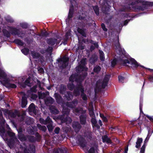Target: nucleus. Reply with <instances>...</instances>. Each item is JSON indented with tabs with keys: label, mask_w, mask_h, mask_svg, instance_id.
Listing matches in <instances>:
<instances>
[{
	"label": "nucleus",
	"mask_w": 153,
	"mask_h": 153,
	"mask_svg": "<svg viewBox=\"0 0 153 153\" xmlns=\"http://www.w3.org/2000/svg\"><path fill=\"white\" fill-rule=\"evenodd\" d=\"M127 4L119 10L122 14V17L128 18L130 16L125 13L126 11L131 10H143L147 9L149 6L153 5V2H149L143 0H126Z\"/></svg>",
	"instance_id": "nucleus-1"
},
{
	"label": "nucleus",
	"mask_w": 153,
	"mask_h": 153,
	"mask_svg": "<svg viewBox=\"0 0 153 153\" xmlns=\"http://www.w3.org/2000/svg\"><path fill=\"white\" fill-rule=\"evenodd\" d=\"M6 128L8 129L7 132L8 134L11 138V140L13 145H15L17 147H20V150H23V152H21L20 150L16 153H35V147L33 145H30L29 149H27V146L25 144L23 143L22 145H19V142L16 137L15 133H13L9 127V126L6 124Z\"/></svg>",
	"instance_id": "nucleus-2"
},
{
	"label": "nucleus",
	"mask_w": 153,
	"mask_h": 153,
	"mask_svg": "<svg viewBox=\"0 0 153 153\" xmlns=\"http://www.w3.org/2000/svg\"><path fill=\"white\" fill-rule=\"evenodd\" d=\"M78 102L77 100H74L72 102H67L65 104H63V115L59 117L62 123H66V124H67L71 122V119L68 116L70 112V109L68 108H73L77 105Z\"/></svg>",
	"instance_id": "nucleus-3"
},
{
	"label": "nucleus",
	"mask_w": 153,
	"mask_h": 153,
	"mask_svg": "<svg viewBox=\"0 0 153 153\" xmlns=\"http://www.w3.org/2000/svg\"><path fill=\"white\" fill-rule=\"evenodd\" d=\"M92 132L89 131H86L84 133V138L80 135H78L76 138V142L79 144L83 149L86 148L85 144V139L87 140H90L92 137Z\"/></svg>",
	"instance_id": "nucleus-4"
},
{
	"label": "nucleus",
	"mask_w": 153,
	"mask_h": 153,
	"mask_svg": "<svg viewBox=\"0 0 153 153\" xmlns=\"http://www.w3.org/2000/svg\"><path fill=\"white\" fill-rule=\"evenodd\" d=\"M109 75H106L103 80H99L96 83L95 92L96 94L100 91L102 88H104L107 85L108 81L110 78Z\"/></svg>",
	"instance_id": "nucleus-5"
},
{
	"label": "nucleus",
	"mask_w": 153,
	"mask_h": 153,
	"mask_svg": "<svg viewBox=\"0 0 153 153\" xmlns=\"http://www.w3.org/2000/svg\"><path fill=\"white\" fill-rule=\"evenodd\" d=\"M84 78L83 76H76L75 74H72L69 79V81L71 82L68 85V88L70 90H72L73 89L74 86V85L73 84V82L74 81L79 83V85H78L75 88L78 87L80 84L81 85V82L83 80Z\"/></svg>",
	"instance_id": "nucleus-6"
},
{
	"label": "nucleus",
	"mask_w": 153,
	"mask_h": 153,
	"mask_svg": "<svg viewBox=\"0 0 153 153\" xmlns=\"http://www.w3.org/2000/svg\"><path fill=\"white\" fill-rule=\"evenodd\" d=\"M84 88L82 85H79L78 87L75 88L74 91V96L76 97L80 95V93L81 94V96L82 100L84 101V103L82 105L86 107L85 105H84V103L87 104V97L86 95L84 93Z\"/></svg>",
	"instance_id": "nucleus-7"
},
{
	"label": "nucleus",
	"mask_w": 153,
	"mask_h": 153,
	"mask_svg": "<svg viewBox=\"0 0 153 153\" xmlns=\"http://www.w3.org/2000/svg\"><path fill=\"white\" fill-rule=\"evenodd\" d=\"M73 111L76 115H79L80 114H82L79 117L80 123L82 124H85L86 123L87 116L85 114V110H83L82 108L79 107L73 109Z\"/></svg>",
	"instance_id": "nucleus-8"
},
{
	"label": "nucleus",
	"mask_w": 153,
	"mask_h": 153,
	"mask_svg": "<svg viewBox=\"0 0 153 153\" xmlns=\"http://www.w3.org/2000/svg\"><path fill=\"white\" fill-rule=\"evenodd\" d=\"M4 113H7L8 115L12 118H15L16 117H18V120L20 121H22L24 120L25 114L24 113L22 115H19V112L17 110L14 111H9L6 110L4 111Z\"/></svg>",
	"instance_id": "nucleus-9"
},
{
	"label": "nucleus",
	"mask_w": 153,
	"mask_h": 153,
	"mask_svg": "<svg viewBox=\"0 0 153 153\" xmlns=\"http://www.w3.org/2000/svg\"><path fill=\"white\" fill-rule=\"evenodd\" d=\"M7 29L13 35H17L19 37L23 38L26 34V32L23 30H20L16 27L8 26Z\"/></svg>",
	"instance_id": "nucleus-10"
},
{
	"label": "nucleus",
	"mask_w": 153,
	"mask_h": 153,
	"mask_svg": "<svg viewBox=\"0 0 153 153\" xmlns=\"http://www.w3.org/2000/svg\"><path fill=\"white\" fill-rule=\"evenodd\" d=\"M86 64V59L83 58L80 61V64L76 68V70L79 71H85L84 73L83 76L84 78L86 76L87 73L86 72L87 71L88 68H86L85 66Z\"/></svg>",
	"instance_id": "nucleus-11"
},
{
	"label": "nucleus",
	"mask_w": 153,
	"mask_h": 153,
	"mask_svg": "<svg viewBox=\"0 0 153 153\" xmlns=\"http://www.w3.org/2000/svg\"><path fill=\"white\" fill-rule=\"evenodd\" d=\"M124 63L125 64H129L130 65L129 67L133 69H136L139 66L143 68H145L143 66L139 65L137 61L133 58L131 59L129 61L127 59H124Z\"/></svg>",
	"instance_id": "nucleus-12"
},
{
	"label": "nucleus",
	"mask_w": 153,
	"mask_h": 153,
	"mask_svg": "<svg viewBox=\"0 0 153 153\" xmlns=\"http://www.w3.org/2000/svg\"><path fill=\"white\" fill-rule=\"evenodd\" d=\"M71 4V5L69 10L68 15V19L66 20V22L67 24L69 23V22L71 20L72 18L73 12V6H74L76 3V0H69Z\"/></svg>",
	"instance_id": "nucleus-13"
},
{
	"label": "nucleus",
	"mask_w": 153,
	"mask_h": 153,
	"mask_svg": "<svg viewBox=\"0 0 153 153\" xmlns=\"http://www.w3.org/2000/svg\"><path fill=\"white\" fill-rule=\"evenodd\" d=\"M68 58L65 56H64L62 58L57 60L59 63V67L62 68H65L68 66Z\"/></svg>",
	"instance_id": "nucleus-14"
},
{
	"label": "nucleus",
	"mask_w": 153,
	"mask_h": 153,
	"mask_svg": "<svg viewBox=\"0 0 153 153\" xmlns=\"http://www.w3.org/2000/svg\"><path fill=\"white\" fill-rule=\"evenodd\" d=\"M115 49L117 53L121 56L123 55L125 56V51L123 49H122L119 44L118 40L117 41L115 44Z\"/></svg>",
	"instance_id": "nucleus-15"
},
{
	"label": "nucleus",
	"mask_w": 153,
	"mask_h": 153,
	"mask_svg": "<svg viewBox=\"0 0 153 153\" xmlns=\"http://www.w3.org/2000/svg\"><path fill=\"white\" fill-rule=\"evenodd\" d=\"M61 39L60 38L58 37L57 38H50L48 39L47 43L51 45H53L55 44L57 45L61 41Z\"/></svg>",
	"instance_id": "nucleus-16"
},
{
	"label": "nucleus",
	"mask_w": 153,
	"mask_h": 153,
	"mask_svg": "<svg viewBox=\"0 0 153 153\" xmlns=\"http://www.w3.org/2000/svg\"><path fill=\"white\" fill-rule=\"evenodd\" d=\"M32 80L31 79V78L29 77L25 81L24 83H22L20 81H19V83L20 85V87L21 88H25V87L26 85L30 87L32 86Z\"/></svg>",
	"instance_id": "nucleus-17"
},
{
	"label": "nucleus",
	"mask_w": 153,
	"mask_h": 153,
	"mask_svg": "<svg viewBox=\"0 0 153 153\" xmlns=\"http://www.w3.org/2000/svg\"><path fill=\"white\" fill-rule=\"evenodd\" d=\"M37 107H36L34 104L32 103L29 106V111L30 112H33L36 114L37 112Z\"/></svg>",
	"instance_id": "nucleus-18"
},
{
	"label": "nucleus",
	"mask_w": 153,
	"mask_h": 153,
	"mask_svg": "<svg viewBox=\"0 0 153 153\" xmlns=\"http://www.w3.org/2000/svg\"><path fill=\"white\" fill-rule=\"evenodd\" d=\"M72 126L76 132H77L80 130L81 126L78 122H74L73 123Z\"/></svg>",
	"instance_id": "nucleus-19"
},
{
	"label": "nucleus",
	"mask_w": 153,
	"mask_h": 153,
	"mask_svg": "<svg viewBox=\"0 0 153 153\" xmlns=\"http://www.w3.org/2000/svg\"><path fill=\"white\" fill-rule=\"evenodd\" d=\"M58 89L59 90L60 93L62 94H65L66 93V87L65 86L61 85L58 88Z\"/></svg>",
	"instance_id": "nucleus-20"
},
{
	"label": "nucleus",
	"mask_w": 153,
	"mask_h": 153,
	"mask_svg": "<svg viewBox=\"0 0 153 153\" xmlns=\"http://www.w3.org/2000/svg\"><path fill=\"white\" fill-rule=\"evenodd\" d=\"M5 121L4 119L1 120L0 124V133H3L4 132V126Z\"/></svg>",
	"instance_id": "nucleus-21"
},
{
	"label": "nucleus",
	"mask_w": 153,
	"mask_h": 153,
	"mask_svg": "<svg viewBox=\"0 0 153 153\" xmlns=\"http://www.w3.org/2000/svg\"><path fill=\"white\" fill-rule=\"evenodd\" d=\"M40 123L42 124L46 125L48 123L51 122V119L49 117H48L46 120H45L44 119L40 118L39 120Z\"/></svg>",
	"instance_id": "nucleus-22"
},
{
	"label": "nucleus",
	"mask_w": 153,
	"mask_h": 153,
	"mask_svg": "<svg viewBox=\"0 0 153 153\" xmlns=\"http://www.w3.org/2000/svg\"><path fill=\"white\" fill-rule=\"evenodd\" d=\"M66 32L65 35V41H66L69 37L71 36V34L70 32L71 31V29L68 27H67L66 28Z\"/></svg>",
	"instance_id": "nucleus-23"
},
{
	"label": "nucleus",
	"mask_w": 153,
	"mask_h": 153,
	"mask_svg": "<svg viewBox=\"0 0 153 153\" xmlns=\"http://www.w3.org/2000/svg\"><path fill=\"white\" fill-rule=\"evenodd\" d=\"M53 99L50 97H48L45 99V102L47 105L52 104L53 102Z\"/></svg>",
	"instance_id": "nucleus-24"
},
{
	"label": "nucleus",
	"mask_w": 153,
	"mask_h": 153,
	"mask_svg": "<svg viewBox=\"0 0 153 153\" xmlns=\"http://www.w3.org/2000/svg\"><path fill=\"white\" fill-rule=\"evenodd\" d=\"M54 96L57 102L59 104L62 103V99L60 95L57 93H55Z\"/></svg>",
	"instance_id": "nucleus-25"
},
{
	"label": "nucleus",
	"mask_w": 153,
	"mask_h": 153,
	"mask_svg": "<svg viewBox=\"0 0 153 153\" xmlns=\"http://www.w3.org/2000/svg\"><path fill=\"white\" fill-rule=\"evenodd\" d=\"M49 94V92H47L45 93H39V98L40 99H44V101H45V99H46V96L47 95H48Z\"/></svg>",
	"instance_id": "nucleus-26"
},
{
	"label": "nucleus",
	"mask_w": 153,
	"mask_h": 153,
	"mask_svg": "<svg viewBox=\"0 0 153 153\" xmlns=\"http://www.w3.org/2000/svg\"><path fill=\"white\" fill-rule=\"evenodd\" d=\"M67 149L65 148H59L54 152V153H66Z\"/></svg>",
	"instance_id": "nucleus-27"
},
{
	"label": "nucleus",
	"mask_w": 153,
	"mask_h": 153,
	"mask_svg": "<svg viewBox=\"0 0 153 153\" xmlns=\"http://www.w3.org/2000/svg\"><path fill=\"white\" fill-rule=\"evenodd\" d=\"M51 112L53 114H57L59 113V111L53 106H51L50 108Z\"/></svg>",
	"instance_id": "nucleus-28"
},
{
	"label": "nucleus",
	"mask_w": 153,
	"mask_h": 153,
	"mask_svg": "<svg viewBox=\"0 0 153 153\" xmlns=\"http://www.w3.org/2000/svg\"><path fill=\"white\" fill-rule=\"evenodd\" d=\"M27 104V101L26 97L25 96L22 97V107L25 108Z\"/></svg>",
	"instance_id": "nucleus-29"
},
{
	"label": "nucleus",
	"mask_w": 153,
	"mask_h": 153,
	"mask_svg": "<svg viewBox=\"0 0 153 153\" xmlns=\"http://www.w3.org/2000/svg\"><path fill=\"white\" fill-rule=\"evenodd\" d=\"M65 96L68 100H70L72 99L73 95L71 92L68 91L67 92L66 94L65 95Z\"/></svg>",
	"instance_id": "nucleus-30"
},
{
	"label": "nucleus",
	"mask_w": 153,
	"mask_h": 153,
	"mask_svg": "<svg viewBox=\"0 0 153 153\" xmlns=\"http://www.w3.org/2000/svg\"><path fill=\"white\" fill-rule=\"evenodd\" d=\"M143 141L142 138L138 137L137 139V141L136 142L135 147L137 148H140V144Z\"/></svg>",
	"instance_id": "nucleus-31"
},
{
	"label": "nucleus",
	"mask_w": 153,
	"mask_h": 153,
	"mask_svg": "<svg viewBox=\"0 0 153 153\" xmlns=\"http://www.w3.org/2000/svg\"><path fill=\"white\" fill-rule=\"evenodd\" d=\"M102 141L104 142H106L107 143H111V141L106 135H104L102 137Z\"/></svg>",
	"instance_id": "nucleus-32"
},
{
	"label": "nucleus",
	"mask_w": 153,
	"mask_h": 153,
	"mask_svg": "<svg viewBox=\"0 0 153 153\" xmlns=\"http://www.w3.org/2000/svg\"><path fill=\"white\" fill-rule=\"evenodd\" d=\"M97 56L95 54H93L89 60V61L91 64L94 63L97 59Z\"/></svg>",
	"instance_id": "nucleus-33"
},
{
	"label": "nucleus",
	"mask_w": 153,
	"mask_h": 153,
	"mask_svg": "<svg viewBox=\"0 0 153 153\" xmlns=\"http://www.w3.org/2000/svg\"><path fill=\"white\" fill-rule=\"evenodd\" d=\"M95 117H92L91 119V123L94 126L97 127V128H99L100 126H98L97 124V122L95 119Z\"/></svg>",
	"instance_id": "nucleus-34"
},
{
	"label": "nucleus",
	"mask_w": 153,
	"mask_h": 153,
	"mask_svg": "<svg viewBox=\"0 0 153 153\" xmlns=\"http://www.w3.org/2000/svg\"><path fill=\"white\" fill-rule=\"evenodd\" d=\"M97 145H95L94 147H91L88 153H94L95 151L97 152Z\"/></svg>",
	"instance_id": "nucleus-35"
},
{
	"label": "nucleus",
	"mask_w": 153,
	"mask_h": 153,
	"mask_svg": "<svg viewBox=\"0 0 153 153\" xmlns=\"http://www.w3.org/2000/svg\"><path fill=\"white\" fill-rule=\"evenodd\" d=\"M19 138L22 141H24L26 140L27 137L22 133H19Z\"/></svg>",
	"instance_id": "nucleus-36"
},
{
	"label": "nucleus",
	"mask_w": 153,
	"mask_h": 153,
	"mask_svg": "<svg viewBox=\"0 0 153 153\" xmlns=\"http://www.w3.org/2000/svg\"><path fill=\"white\" fill-rule=\"evenodd\" d=\"M31 55L34 59H38L40 57V55L39 53L34 51L32 52Z\"/></svg>",
	"instance_id": "nucleus-37"
},
{
	"label": "nucleus",
	"mask_w": 153,
	"mask_h": 153,
	"mask_svg": "<svg viewBox=\"0 0 153 153\" xmlns=\"http://www.w3.org/2000/svg\"><path fill=\"white\" fill-rule=\"evenodd\" d=\"M89 114L90 117H95V115L93 112V108L92 106L89 109Z\"/></svg>",
	"instance_id": "nucleus-38"
},
{
	"label": "nucleus",
	"mask_w": 153,
	"mask_h": 153,
	"mask_svg": "<svg viewBox=\"0 0 153 153\" xmlns=\"http://www.w3.org/2000/svg\"><path fill=\"white\" fill-rule=\"evenodd\" d=\"M77 31L78 32L82 35L83 36L85 37L86 34L84 30L78 27L77 29Z\"/></svg>",
	"instance_id": "nucleus-39"
},
{
	"label": "nucleus",
	"mask_w": 153,
	"mask_h": 153,
	"mask_svg": "<svg viewBox=\"0 0 153 153\" xmlns=\"http://www.w3.org/2000/svg\"><path fill=\"white\" fill-rule=\"evenodd\" d=\"M52 120H51V122H50V123H49V124H48L47 125V127L48 128V129L49 131H52L53 130V127L52 126Z\"/></svg>",
	"instance_id": "nucleus-40"
},
{
	"label": "nucleus",
	"mask_w": 153,
	"mask_h": 153,
	"mask_svg": "<svg viewBox=\"0 0 153 153\" xmlns=\"http://www.w3.org/2000/svg\"><path fill=\"white\" fill-rule=\"evenodd\" d=\"M6 20L8 22L10 23L13 22L14 21L13 19L10 16H7L5 18Z\"/></svg>",
	"instance_id": "nucleus-41"
},
{
	"label": "nucleus",
	"mask_w": 153,
	"mask_h": 153,
	"mask_svg": "<svg viewBox=\"0 0 153 153\" xmlns=\"http://www.w3.org/2000/svg\"><path fill=\"white\" fill-rule=\"evenodd\" d=\"M3 32L4 36L7 37H9L10 36V33L6 30H3Z\"/></svg>",
	"instance_id": "nucleus-42"
},
{
	"label": "nucleus",
	"mask_w": 153,
	"mask_h": 153,
	"mask_svg": "<svg viewBox=\"0 0 153 153\" xmlns=\"http://www.w3.org/2000/svg\"><path fill=\"white\" fill-rule=\"evenodd\" d=\"M99 53L100 54V59L102 61H104L105 60V57L104 53L103 51H99Z\"/></svg>",
	"instance_id": "nucleus-43"
},
{
	"label": "nucleus",
	"mask_w": 153,
	"mask_h": 153,
	"mask_svg": "<svg viewBox=\"0 0 153 153\" xmlns=\"http://www.w3.org/2000/svg\"><path fill=\"white\" fill-rule=\"evenodd\" d=\"M14 42L16 43L19 45L22 46L24 44V43L21 40L19 39L15 40Z\"/></svg>",
	"instance_id": "nucleus-44"
},
{
	"label": "nucleus",
	"mask_w": 153,
	"mask_h": 153,
	"mask_svg": "<svg viewBox=\"0 0 153 153\" xmlns=\"http://www.w3.org/2000/svg\"><path fill=\"white\" fill-rule=\"evenodd\" d=\"M101 70V68L99 66H96L94 69V71L96 73H98Z\"/></svg>",
	"instance_id": "nucleus-45"
},
{
	"label": "nucleus",
	"mask_w": 153,
	"mask_h": 153,
	"mask_svg": "<svg viewBox=\"0 0 153 153\" xmlns=\"http://www.w3.org/2000/svg\"><path fill=\"white\" fill-rule=\"evenodd\" d=\"M37 126L39 129L44 131H45L46 130V128L45 126H41L40 124H38Z\"/></svg>",
	"instance_id": "nucleus-46"
},
{
	"label": "nucleus",
	"mask_w": 153,
	"mask_h": 153,
	"mask_svg": "<svg viewBox=\"0 0 153 153\" xmlns=\"http://www.w3.org/2000/svg\"><path fill=\"white\" fill-rule=\"evenodd\" d=\"M22 52L25 55H27L29 51V50L28 48H25L21 50Z\"/></svg>",
	"instance_id": "nucleus-47"
},
{
	"label": "nucleus",
	"mask_w": 153,
	"mask_h": 153,
	"mask_svg": "<svg viewBox=\"0 0 153 153\" xmlns=\"http://www.w3.org/2000/svg\"><path fill=\"white\" fill-rule=\"evenodd\" d=\"M93 8L96 14L98 15L99 14V9L97 6L93 7Z\"/></svg>",
	"instance_id": "nucleus-48"
},
{
	"label": "nucleus",
	"mask_w": 153,
	"mask_h": 153,
	"mask_svg": "<svg viewBox=\"0 0 153 153\" xmlns=\"http://www.w3.org/2000/svg\"><path fill=\"white\" fill-rule=\"evenodd\" d=\"M107 4H108L107 3L104 4L103 6L102 7V10L105 11H108V8H109V7H108V8L106 7V5L105 4H106V5H107Z\"/></svg>",
	"instance_id": "nucleus-49"
},
{
	"label": "nucleus",
	"mask_w": 153,
	"mask_h": 153,
	"mask_svg": "<svg viewBox=\"0 0 153 153\" xmlns=\"http://www.w3.org/2000/svg\"><path fill=\"white\" fill-rule=\"evenodd\" d=\"M21 27L24 28H26L27 27V24L26 23H22L20 24Z\"/></svg>",
	"instance_id": "nucleus-50"
},
{
	"label": "nucleus",
	"mask_w": 153,
	"mask_h": 153,
	"mask_svg": "<svg viewBox=\"0 0 153 153\" xmlns=\"http://www.w3.org/2000/svg\"><path fill=\"white\" fill-rule=\"evenodd\" d=\"M118 79L119 82H123L124 78L121 76H118Z\"/></svg>",
	"instance_id": "nucleus-51"
},
{
	"label": "nucleus",
	"mask_w": 153,
	"mask_h": 153,
	"mask_svg": "<svg viewBox=\"0 0 153 153\" xmlns=\"http://www.w3.org/2000/svg\"><path fill=\"white\" fill-rule=\"evenodd\" d=\"M145 148V143H144L141 148L140 153H144Z\"/></svg>",
	"instance_id": "nucleus-52"
},
{
	"label": "nucleus",
	"mask_w": 153,
	"mask_h": 153,
	"mask_svg": "<svg viewBox=\"0 0 153 153\" xmlns=\"http://www.w3.org/2000/svg\"><path fill=\"white\" fill-rule=\"evenodd\" d=\"M85 14L83 13H82V16L79 15V16H78L77 17L79 19H84V18H85Z\"/></svg>",
	"instance_id": "nucleus-53"
},
{
	"label": "nucleus",
	"mask_w": 153,
	"mask_h": 153,
	"mask_svg": "<svg viewBox=\"0 0 153 153\" xmlns=\"http://www.w3.org/2000/svg\"><path fill=\"white\" fill-rule=\"evenodd\" d=\"M37 86L35 85L31 89V91L33 92H35L36 91V88H37Z\"/></svg>",
	"instance_id": "nucleus-54"
},
{
	"label": "nucleus",
	"mask_w": 153,
	"mask_h": 153,
	"mask_svg": "<svg viewBox=\"0 0 153 153\" xmlns=\"http://www.w3.org/2000/svg\"><path fill=\"white\" fill-rule=\"evenodd\" d=\"M60 130V129L59 127H56L55 130H54V132L56 134H58L59 133V131Z\"/></svg>",
	"instance_id": "nucleus-55"
},
{
	"label": "nucleus",
	"mask_w": 153,
	"mask_h": 153,
	"mask_svg": "<svg viewBox=\"0 0 153 153\" xmlns=\"http://www.w3.org/2000/svg\"><path fill=\"white\" fill-rule=\"evenodd\" d=\"M116 64V61L115 59H114L111 62V66L114 67Z\"/></svg>",
	"instance_id": "nucleus-56"
},
{
	"label": "nucleus",
	"mask_w": 153,
	"mask_h": 153,
	"mask_svg": "<svg viewBox=\"0 0 153 153\" xmlns=\"http://www.w3.org/2000/svg\"><path fill=\"white\" fill-rule=\"evenodd\" d=\"M28 138L29 140H30L31 142H33L34 141V138L33 137L31 136H29L28 137Z\"/></svg>",
	"instance_id": "nucleus-57"
},
{
	"label": "nucleus",
	"mask_w": 153,
	"mask_h": 153,
	"mask_svg": "<svg viewBox=\"0 0 153 153\" xmlns=\"http://www.w3.org/2000/svg\"><path fill=\"white\" fill-rule=\"evenodd\" d=\"M101 26L102 29L104 30L105 31H107V29L105 28V26L104 24H102Z\"/></svg>",
	"instance_id": "nucleus-58"
},
{
	"label": "nucleus",
	"mask_w": 153,
	"mask_h": 153,
	"mask_svg": "<svg viewBox=\"0 0 153 153\" xmlns=\"http://www.w3.org/2000/svg\"><path fill=\"white\" fill-rule=\"evenodd\" d=\"M146 116L150 121L153 123V117L150 116L148 115H146Z\"/></svg>",
	"instance_id": "nucleus-59"
},
{
	"label": "nucleus",
	"mask_w": 153,
	"mask_h": 153,
	"mask_svg": "<svg viewBox=\"0 0 153 153\" xmlns=\"http://www.w3.org/2000/svg\"><path fill=\"white\" fill-rule=\"evenodd\" d=\"M142 102L140 101V112L142 111Z\"/></svg>",
	"instance_id": "nucleus-60"
},
{
	"label": "nucleus",
	"mask_w": 153,
	"mask_h": 153,
	"mask_svg": "<svg viewBox=\"0 0 153 153\" xmlns=\"http://www.w3.org/2000/svg\"><path fill=\"white\" fill-rule=\"evenodd\" d=\"M148 79L150 82H153V76H149L148 77Z\"/></svg>",
	"instance_id": "nucleus-61"
},
{
	"label": "nucleus",
	"mask_w": 153,
	"mask_h": 153,
	"mask_svg": "<svg viewBox=\"0 0 153 153\" xmlns=\"http://www.w3.org/2000/svg\"><path fill=\"white\" fill-rule=\"evenodd\" d=\"M41 35L42 36H47L48 35V33L46 32H42Z\"/></svg>",
	"instance_id": "nucleus-62"
},
{
	"label": "nucleus",
	"mask_w": 153,
	"mask_h": 153,
	"mask_svg": "<svg viewBox=\"0 0 153 153\" xmlns=\"http://www.w3.org/2000/svg\"><path fill=\"white\" fill-rule=\"evenodd\" d=\"M43 69L42 68H39L38 69V71L39 72L42 73L43 72Z\"/></svg>",
	"instance_id": "nucleus-63"
},
{
	"label": "nucleus",
	"mask_w": 153,
	"mask_h": 153,
	"mask_svg": "<svg viewBox=\"0 0 153 153\" xmlns=\"http://www.w3.org/2000/svg\"><path fill=\"white\" fill-rule=\"evenodd\" d=\"M52 49V47H49L46 50V51L47 52H51V51Z\"/></svg>",
	"instance_id": "nucleus-64"
}]
</instances>
